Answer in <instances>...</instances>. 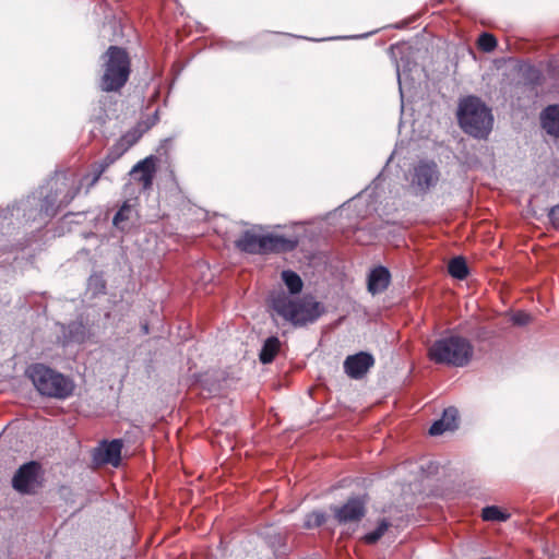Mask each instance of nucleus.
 <instances>
[{"mask_svg": "<svg viewBox=\"0 0 559 559\" xmlns=\"http://www.w3.org/2000/svg\"><path fill=\"white\" fill-rule=\"evenodd\" d=\"M80 193L75 179L66 173H57L35 193L22 201L21 207L26 221L46 223L68 206Z\"/></svg>", "mask_w": 559, "mask_h": 559, "instance_id": "nucleus-1", "label": "nucleus"}, {"mask_svg": "<svg viewBox=\"0 0 559 559\" xmlns=\"http://www.w3.org/2000/svg\"><path fill=\"white\" fill-rule=\"evenodd\" d=\"M271 307L295 328L313 324L325 313L324 305L312 295L293 297L285 292H281L272 297Z\"/></svg>", "mask_w": 559, "mask_h": 559, "instance_id": "nucleus-2", "label": "nucleus"}, {"mask_svg": "<svg viewBox=\"0 0 559 559\" xmlns=\"http://www.w3.org/2000/svg\"><path fill=\"white\" fill-rule=\"evenodd\" d=\"M103 74L99 88L103 92H119L131 73V59L128 51L119 46H109L103 55Z\"/></svg>", "mask_w": 559, "mask_h": 559, "instance_id": "nucleus-3", "label": "nucleus"}, {"mask_svg": "<svg viewBox=\"0 0 559 559\" xmlns=\"http://www.w3.org/2000/svg\"><path fill=\"white\" fill-rule=\"evenodd\" d=\"M474 355L472 343L460 335H449L432 343L428 348V357L437 365L465 367Z\"/></svg>", "mask_w": 559, "mask_h": 559, "instance_id": "nucleus-4", "label": "nucleus"}, {"mask_svg": "<svg viewBox=\"0 0 559 559\" xmlns=\"http://www.w3.org/2000/svg\"><path fill=\"white\" fill-rule=\"evenodd\" d=\"M26 374L43 396L66 400L73 394V381L44 364L31 365Z\"/></svg>", "mask_w": 559, "mask_h": 559, "instance_id": "nucleus-5", "label": "nucleus"}, {"mask_svg": "<svg viewBox=\"0 0 559 559\" xmlns=\"http://www.w3.org/2000/svg\"><path fill=\"white\" fill-rule=\"evenodd\" d=\"M457 119L466 133L478 139L486 138L492 127L490 109L476 96L460 102Z\"/></svg>", "mask_w": 559, "mask_h": 559, "instance_id": "nucleus-6", "label": "nucleus"}, {"mask_svg": "<svg viewBox=\"0 0 559 559\" xmlns=\"http://www.w3.org/2000/svg\"><path fill=\"white\" fill-rule=\"evenodd\" d=\"M297 246V239L273 234L259 236L252 230H245L240 237L235 240V247L241 252L249 254L289 252L296 249Z\"/></svg>", "mask_w": 559, "mask_h": 559, "instance_id": "nucleus-7", "label": "nucleus"}, {"mask_svg": "<svg viewBox=\"0 0 559 559\" xmlns=\"http://www.w3.org/2000/svg\"><path fill=\"white\" fill-rule=\"evenodd\" d=\"M40 465L35 461L19 467L12 478V487L20 493L32 495L40 487Z\"/></svg>", "mask_w": 559, "mask_h": 559, "instance_id": "nucleus-8", "label": "nucleus"}, {"mask_svg": "<svg viewBox=\"0 0 559 559\" xmlns=\"http://www.w3.org/2000/svg\"><path fill=\"white\" fill-rule=\"evenodd\" d=\"M439 177L440 173L435 162L421 160L414 167L412 186L426 193L437 186Z\"/></svg>", "mask_w": 559, "mask_h": 559, "instance_id": "nucleus-9", "label": "nucleus"}, {"mask_svg": "<svg viewBox=\"0 0 559 559\" xmlns=\"http://www.w3.org/2000/svg\"><path fill=\"white\" fill-rule=\"evenodd\" d=\"M366 502L360 497L349 498L343 506L341 507H331V510L334 513L335 520L340 524H345L349 522H359L366 514Z\"/></svg>", "mask_w": 559, "mask_h": 559, "instance_id": "nucleus-10", "label": "nucleus"}, {"mask_svg": "<svg viewBox=\"0 0 559 559\" xmlns=\"http://www.w3.org/2000/svg\"><path fill=\"white\" fill-rule=\"evenodd\" d=\"M374 365V358L370 353L359 352L345 358L343 367L350 379H361Z\"/></svg>", "mask_w": 559, "mask_h": 559, "instance_id": "nucleus-11", "label": "nucleus"}, {"mask_svg": "<svg viewBox=\"0 0 559 559\" xmlns=\"http://www.w3.org/2000/svg\"><path fill=\"white\" fill-rule=\"evenodd\" d=\"M122 440L114 439L111 441H103L95 449L93 459L97 464H110L115 467L119 466L121 461Z\"/></svg>", "mask_w": 559, "mask_h": 559, "instance_id": "nucleus-12", "label": "nucleus"}, {"mask_svg": "<svg viewBox=\"0 0 559 559\" xmlns=\"http://www.w3.org/2000/svg\"><path fill=\"white\" fill-rule=\"evenodd\" d=\"M62 334L67 343L76 344H83L92 336L91 329L82 316L64 325Z\"/></svg>", "mask_w": 559, "mask_h": 559, "instance_id": "nucleus-13", "label": "nucleus"}, {"mask_svg": "<svg viewBox=\"0 0 559 559\" xmlns=\"http://www.w3.org/2000/svg\"><path fill=\"white\" fill-rule=\"evenodd\" d=\"M144 189H150L153 185L155 174V162L153 156H148L136 163L130 171Z\"/></svg>", "mask_w": 559, "mask_h": 559, "instance_id": "nucleus-14", "label": "nucleus"}, {"mask_svg": "<svg viewBox=\"0 0 559 559\" xmlns=\"http://www.w3.org/2000/svg\"><path fill=\"white\" fill-rule=\"evenodd\" d=\"M391 281V274L385 266L374 267L368 276V290L372 295L384 292Z\"/></svg>", "mask_w": 559, "mask_h": 559, "instance_id": "nucleus-15", "label": "nucleus"}, {"mask_svg": "<svg viewBox=\"0 0 559 559\" xmlns=\"http://www.w3.org/2000/svg\"><path fill=\"white\" fill-rule=\"evenodd\" d=\"M543 129L550 135L559 136V105H549L540 114Z\"/></svg>", "mask_w": 559, "mask_h": 559, "instance_id": "nucleus-16", "label": "nucleus"}, {"mask_svg": "<svg viewBox=\"0 0 559 559\" xmlns=\"http://www.w3.org/2000/svg\"><path fill=\"white\" fill-rule=\"evenodd\" d=\"M134 214L133 204H131L130 200L124 201L112 218L114 227L121 231L128 230Z\"/></svg>", "mask_w": 559, "mask_h": 559, "instance_id": "nucleus-17", "label": "nucleus"}, {"mask_svg": "<svg viewBox=\"0 0 559 559\" xmlns=\"http://www.w3.org/2000/svg\"><path fill=\"white\" fill-rule=\"evenodd\" d=\"M280 347H281V342L277 336L267 337L264 341L262 348L260 350V354H259L260 361L264 365L271 364L275 359V357L280 350Z\"/></svg>", "mask_w": 559, "mask_h": 559, "instance_id": "nucleus-18", "label": "nucleus"}, {"mask_svg": "<svg viewBox=\"0 0 559 559\" xmlns=\"http://www.w3.org/2000/svg\"><path fill=\"white\" fill-rule=\"evenodd\" d=\"M91 167L92 171L90 174H85L84 176H82V178L79 181L75 180V186L80 187V190L82 188H85V194H87L91 191V189L97 185L102 176L105 174L94 164H92Z\"/></svg>", "mask_w": 559, "mask_h": 559, "instance_id": "nucleus-19", "label": "nucleus"}, {"mask_svg": "<svg viewBox=\"0 0 559 559\" xmlns=\"http://www.w3.org/2000/svg\"><path fill=\"white\" fill-rule=\"evenodd\" d=\"M91 167L92 171L90 174H85L84 176H82V178L79 181L75 180V186L80 187V190L82 188H85V194H87L91 191V189L97 185L102 176L105 174L94 164H92Z\"/></svg>", "mask_w": 559, "mask_h": 559, "instance_id": "nucleus-20", "label": "nucleus"}, {"mask_svg": "<svg viewBox=\"0 0 559 559\" xmlns=\"http://www.w3.org/2000/svg\"><path fill=\"white\" fill-rule=\"evenodd\" d=\"M449 274L456 280H465L468 276V266L463 257H455L448 264Z\"/></svg>", "mask_w": 559, "mask_h": 559, "instance_id": "nucleus-21", "label": "nucleus"}, {"mask_svg": "<svg viewBox=\"0 0 559 559\" xmlns=\"http://www.w3.org/2000/svg\"><path fill=\"white\" fill-rule=\"evenodd\" d=\"M282 280L290 295H297L302 290L304 283L301 277L294 271L285 270L282 272Z\"/></svg>", "mask_w": 559, "mask_h": 559, "instance_id": "nucleus-22", "label": "nucleus"}, {"mask_svg": "<svg viewBox=\"0 0 559 559\" xmlns=\"http://www.w3.org/2000/svg\"><path fill=\"white\" fill-rule=\"evenodd\" d=\"M107 284L102 273H93L87 280V290L92 297L106 294Z\"/></svg>", "mask_w": 559, "mask_h": 559, "instance_id": "nucleus-23", "label": "nucleus"}, {"mask_svg": "<svg viewBox=\"0 0 559 559\" xmlns=\"http://www.w3.org/2000/svg\"><path fill=\"white\" fill-rule=\"evenodd\" d=\"M124 153L114 144L109 151L107 152L106 156L100 159L99 162L94 163L96 167L102 169L104 173L112 165L115 164Z\"/></svg>", "mask_w": 559, "mask_h": 559, "instance_id": "nucleus-24", "label": "nucleus"}, {"mask_svg": "<svg viewBox=\"0 0 559 559\" xmlns=\"http://www.w3.org/2000/svg\"><path fill=\"white\" fill-rule=\"evenodd\" d=\"M141 138V133L136 130H130L124 133L115 144L122 153L128 152Z\"/></svg>", "mask_w": 559, "mask_h": 559, "instance_id": "nucleus-25", "label": "nucleus"}, {"mask_svg": "<svg viewBox=\"0 0 559 559\" xmlns=\"http://www.w3.org/2000/svg\"><path fill=\"white\" fill-rule=\"evenodd\" d=\"M326 521V513L321 510H314L305 516L304 527L307 530L322 526Z\"/></svg>", "mask_w": 559, "mask_h": 559, "instance_id": "nucleus-26", "label": "nucleus"}, {"mask_svg": "<svg viewBox=\"0 0 559 559\" xmlns=\"http://www.w3.org/2000/svg\"><path fill=\"white\" fill-rule=\"evenodd\" d=\"M390 522L386 520V519H382L377 528L373 530L372 532H369L367 533L362 539L366 544L368 545H373L376 544L383 535L384 533L388 531V528L390 527Z\"/></svg>", "mask_w": 559, "mask_h": 559, "instance_id": "nucleus-27", "label": "nucleus"}, {"mask_svg": "<svg viewBox=\"0 0 559 559\" xmlns=\"http://www.w3.org/2000/svg\"><path fill=\"white\" fill-rule=\"evenodd\" d=\"M481 518L485 521H506L509 515L503 513L498 507L489 506L483 509Z\"/></svg>", "mask_w": 559, "mask_h": 559, "instance_id": "nucleus-28", "label": "nucleus"}, {"mask_svg": "<svg viewBox=\"0 0 559 559\" xmlns=\"http://www.w3.org/2000/svg\"><path fill=\"white\" fill-rule=\"evenodd\" d=\"M478 47L484 52H491L497 47V39L492 34L483 33L478 37Z\"/></svg>", "mask_w": 559, "mask_h": 559, "instance_id": "nucleus-29", "label": "nucleus"}, {"mask_svg": "<svg viewBox=\"0 0 559 559\" xmlns=\"http://www.w3.org/2000/svg\"><path fill=\"white\" fill-rule=\"evenodd\" d=\"M448 430H451V424L444 423V419H438L429 428V433L431 436H440Z\"/></svg>", "mask_w": 559, "mask_h": 559, "instance_id": "nucleus-30", "label": "nucleus"}, {"mask_svg": "<svg viewBox=\"0 0 559 559\" xmlns=\"http://www.w3.org/2000/svg\"><path fill=\"white\" fill-rule=\"evenodd\" d=\"M456 418H457V409L454 407H449L443 411L442 417L440 419H444V423L451 424V430L456 428Z\"/></svg>", "mask_w": 559, "mask_h": 559, "instance_id": "nucleus-31", "label": "nucleus"}, {"mask_svg": "<svg viewBox=\"0 0 559 559\" xmlns=\"http://www.w3.org/2000/svg\"><path fill=\"white\" fill-rule=\"evenodd\" d=\"M456 418H457V409L454 407H449L443 411L442 417L440 419H444V423L451 424V430L456 428Z\"/></svg>", "mask_w": 559, "mask_h": 559, "instance_id": "nucleus-32", "label": "nucleus"}, {"mask_svg": "<svg viewBox=\"0 0 559 559\" xmlns=\"http://www.w3.org/2000/svg\"><path fill=\"white\" fill-rule=\"evenodd\" d=\"M511 321L515 325L523 326L531 322V316L524 311H518L512 314Z\"/></svg>", "mask_w": 559, "mask_h": 559, "instance_id": "nucleus-33", "label": "nucleus"}, {"mask_svg": "<svg viewBox=\"0 0 559 559\" xmlns=\"http://www.w3.org/2000/svg\"><path fill=\"white\" fill-rule=\"evenodd\" d=\"M548 218L555 229H559V203L548 211Z\"/></svg>", "mask_w": 559, "mask_h": 559, "instance_id": "nucleus-34", "label": "nucleus"}, {"mask_svg": "<svg viewBox=\"0 0 559 559\" xmlns=\"http://www.w3.org/2000/svg\"><path fill=\"white\" fill-rule=\"evenodd\" d=\"M492 336V332L489 331L487 328L485 326H478L474 333V337L477 340V341H487L488 338H490Z\"/></svg>", "mask_w": 559, "mask_h": 559, "instance_id": "nucleus-35", "label": "nucleus"}, {"mask_svg": "<svg viewBox=\"0 0 559 559\" xmlns=\"http://www.w3.org/2000/svg\"><path fill=\"white\" fill-rule=\"evenodd\" d=\"M143 331H144V333H145V334H147V333H148V326H147L146 324H145V325H143Z\"/></svg>", "mask_w": 559, "mask_h": 559, "instance_id": "nucleus-36", "label": "nucleus"}, {"mask_svg": "<svg viewBox=\"0 0 559 559\" xmlns=\"http://www.w3.org/2000/svg\"><path fill=\"white\" fill-rule=\"evenodd\" d=\"M396 73H397V78L400 79V70L399 69L396 70Z\"/></svg>", "mask_w": 559, "mask_h": 559, "instance_id": "nucleus-37", "label": "nucleus"}]
</instances>
